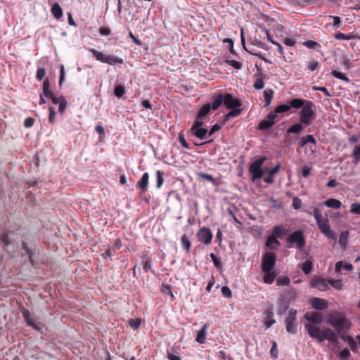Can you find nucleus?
Returning <instances> with one entry per match:
<instances>
[{
	"mask_svg": "<svg viewBox=\"0 0 360 360\" xmlns=\"http://www.w3.org/2000/svg\"><path fill=\"white\" fill-rule=\"evenodd\" d=\"M314 90L322 91L326 96H330V94L326 87L322 86H314Z\"/></svg>",
	"mask_w": 360,
	"mask_h": 360,
	"instance_id": "69168bd1",
	"label": "nucleus"
},
{
	"mask_svg": "<svg viewBox=\"0 0 360 360\" xmlns=\"http://www.w3.org/2000/svg\"><path fill=\"white\" fill-rule=\"evenodd\" d=\"M347 238H348V232L344 231L342 232L339 238V243L341 245L345 246L347 242Z\"/></svg>",
	"mask_w": 360,
	"mask_h": 360,
	"instance_id": "c03bdc74",
	"label": "nucleus"
},
{
	"mask_svg": "<svg viewBox=\"0 0 360 360\" xmlns=\"http://www.w3.org/2000/svg\"><path fill=\"white\" fill-rule=\"evenodd\" d=\"M276 264V255L273 252H265L262 256V270L269 271L274 270Z\"/></svg>",
	"mask_w": 360,
	"mask_h": 360,
	"instance_id": "0eeeda50",
	"label": "nucleus"
},
{
	"mask_svg": "<svg viewBox=\"0 0 360 360\" xmlns=\"http://www.w3.org/2000/svg\"><path fill=\"white\" fill-rule=\"evenodd\" d=\"M211 109V105L210 103H207L202 106V108L200 109L198 112V117H203L206 115H207Z\"/></svg>",
	"mask_w": 360,
	"mask_h": 360,
	"instance_id": "f704fd0d",
	"label": "nucleus"
},
{
	"mask_svg": "<svg viewBox=\"0 0 360 360\" xmlns=\"http://www.w3.org/2000/svg\"><path fill=\"white\" fill-rule=\"evenodd\" d=\"M222 295L227 298H231L232 297L231 290L227 286H223L221 288Z\"/></svg>",
	"mask_w": 360,
	"mask_h": 360,
	"instance_id": "3c124183",
	"label": "nucleus"
},
{
	"mask_svg": "<svg viewBox=\"0 0 360 360\" xmlns=\"http://www.w3.org/2000/svg\"><path fill=\"white\" fill-rule=\"evenodd\" d=\"M290 300H288L287 297H285V295L283 296L282 299L280 302V310L281 312H285L287 309L288 308V306L290 304Z\"/></svg>",
	"mask_w": 360,
	"mask_h": 360,
	"instance_id": "2f4dec72",
	"label": "nucleus"
},
{
	"mask_svg": "<svg viewBox=\"0 0 360 360\" xmlns=\"http://www.w3.org/2000/svg\"><path fill=\"white\" fill-rule=\"evenodd\" d=\"M224 101V96L222 94L218 95L212 103L211 108L213 110H217L222 103Z\"/></svg>",
	"mask_w": 360,
	"mask_h": 360,
	"instance_id": "473e14b6",
	"label": "nucleus"
},
{
	"mask_svg": "<svg viewBox=\"0 0 360 360\" xmlns=\"http://www.w3.org/2000/svg\"><path fill=\"white\" fill-rule=\"evenodd\" d=\"M99 32L101 35L108 36L110 34L111 31L108 27H101L99 29Z\"/></svg>",
	"mask_w": 360,
	"mask_h": 360,
	"instance_id": "e2e57ef3",
	"label": "nucleus"
},
{
	"mask_svg": "<svg viewBox=\"0 0 360 360\" xmlns=\"http://www.w3.org/2000/svg\"><path fill=\"white\" fill-rule=\"evenodd\" d=\"M314 108V103L310 101L309 104L304 106L300 112V122L307 127L311 125L314 120L316 118Z\"/></svg>",
	"mask_w": 360,
	"mask_h": 360,
	"instance_id": "20e7f679",
	"label": "nucleus"
},
{
	"mask_svg": "<svg viewBox=\"0 0 360 360\" xmlns=\"http://www.w3.org/2000/svg\"><path fill=\"white\" fill-rule=\"evenodd\" d=\"M51 13L56 19H60L63 15V11L58 3H55L51 8Z\"/></svg>",
	"mask_w": 360,
	"mask_h": 360,
	"instance_id": "5701e85b",
	"label": "nucleus"
},
{
	"mask_svg": "<svg viewBox=\"0 0 360 360\" xmlns=\"http://www.w3.org/2000/svg\"><path fill=\"white\" fill-rule=\"evenodd\" d=\"M313 214L321 232L330 239H336V235L330 229L328 219L323 217L321 210L316 207L314 208Z\"/></svg>",
	"mask_w": 360,
	"mask_h": 360,
	"instance_id": "7ed1b4c3",
	"label": "nucleus"
},
{
	"mask_svg": "<svg viewBox=\"0 0 360 360\" xmlns=\"http://www.w3.org/2000/svg\"><path fill=\"white\" fill-rule=\"evenodd\" d=\"M342 269L347 271H352L353 269V266L351 264H344L342 262H338L335 264V271H340Z\"/></svg>",
	"mask_w": 360,
	"mask_h": 360,
	"instance_id": "c85d7f7f",
	"label": "nucleus"
},
{
	"mask_svg": "<svg viewBox=\"0 0 360 360\" xmlns=\"http://www.w3.org/2000/svg\"><path fill=\"white\" fill-rule=\"evenodd\" d=\"M181 242L182 247L184 248V250L186 252H189L191 244V242H190L188 238L187 237V236L186 234H184L181 236Z\"/></svg>",
	"mask_w": 360,
	"mask_h": 360,
	"instance_id": "c756f323",
	"label": "nucleus"
},
{
	"mask_svg": "<svg viewBox=\"0 0 360 360\" xmlns=\"http://www.w3.org/2000/svg\"><path fill=\"white\" fill-rule=\"evenodd\" d=\"M290 109V106L289 105V103L288 102V103H286V104H282V105H279L278 106H277L274 109V112L276 115H278V113L287 112Z\"/></svg>",
	"mask_w": 360,
	"mask_h": 360,
	"instance_id": "72a5a7b5",
	"label": "nucleus"
},
{
	"mask_svg": "<svg viewBox=\"0 0 360 360\" xmlns=\"http://www.w3.org/2000/svg\"><path fill=\"white\" fill-rule=\"evenodd\" d=\"M224 96V101L223 104L224 105L231 110L225 115L226 120H229L231 117H235L238 116L241 112L242 110L240 108V107L242 105L241 101L237 98H234L231 94H225V95H223Z\"/></svg>",
	"mask_w": 360,
	"mask_h": 360,
	"instance_id": "f03ea898",
	"label": "nucleus"
},
{
	"mask_svg": "<svg viewBox=\"0 0 360 360\" xmlns=\"http://www.w3.org/2000/svg\"><path fill=\"white\" fill-rule=\"evenodd\" d=\"M263 273H264V277H263L264 282L267 284H271L274 282V281L276 276V274L275 271L272 270V271H263Z\"/></svg>",
	"mask_w": 360,
	"mask_h": 360,
	"instance_id": "aec40b11",
	"label": "nucleus"
},
{
	"mask_svg": "<svg viewBox=\"0 0 360 360\" xmlns=\"http://www.w3.org/2000/svg\"><path fill=\"white\" fill-rule=\"evenodd\" d=\"M202 118V117H198V115L197 116V118H196L193 127H191V129H195L202 127V126L203 124Z\"/></svg>",
	"mask_w": 360,
	"mask_h": 360,
	"instance_id": "603ef678",
	"label": "nucleus"
},
{
	"mask_svg": "<svg viewBox=\"0 0 360 360\" xmlns=\"http://www.w3.org/2000/svg\"><path fill=\"white\" fill-rule=\"evenodd\" d=\"M274 96V91L270 89H266L263 93V98L265 101V107L269 106Z\"/></svg>",
	"mask_w": 360,
	"mask_h": 360,
	"instance_id": "412c9836",
	"label": "nucleus"
},
{
	"mask_svg": "<svg viewBox=\"0 0 360 360\" xmlns=\"http://www.w3.org/2000/svg\"><path fill=\"white\" fill-rule=\"evenodd\" d=\"M210 257L216 267H219L221 266L219 259L214 253L210 254Z\"/></svg>",
	"mask_w": 360,
	"mask_h": 360,
	"instance_id": "052dcab7",
	"label": "nucleus"
},
{
	"mask_svg": "<svg viewBox=\"0 0 360 360\" xmlns=\"http://www.w3.org/2000/svg\"><path fill=\"white\" fill-rule=\"evenodd\" d=\"M253 86L255 89H258V90L263 89L264 86V81H263L262 78H261V77L257 78L255 80Z\"/></svg>",
	"mask_w": 360,
	"mask_h": 360,
	"instance_id": "de8ad7c7",
	"label": "nucleus"
},
{
	"mask_svg": "<svg viewBox=\"0 0 360 360\" xmlns=\"http://www.w3.org/2000/svg\"><path fill=\"white\" fill-rule=\"evenodd\" d=\"M301 206H302V200L299 198L295 197L292 200L293 208L295 210H298L301 207Z\"/></svg>",
	"mask_w": 360,
	"mask_h": 360,
	"instance_id": "864d4df0",
	"label": "nucleus"
},
{
	"mask_svg": "<svg viewBox=\"0 0 360 360\" xmlns=\"http://www.w3.org/2000/svg\"><path fill=\"white\" fill-rule=\"evenodd\" d=\"M332 75L335 77L340 79L341 80L345 81L347 82H348L349 81L348 77L344 73L339 72L338 70H333L332 72Z\"/></svg>",
	"mask_w": 360,
	"mask_h": 360,
	"instance_id": "58836bf2",
	"label": "nucleus"
},
{
	"mask_svg": "<svg viewBox=\"0 0 360 360\" xmlns=\"http://www.w3.org/2000/svg\"><path fill=\"white\" fill-rule=\"evenodd\" d=\"M310 172H311V168L309 167L304 166L302 167V174L304 178H307L309 175Z\"/></svg>",
	"mask_w": 360,
	"mask_h": 360,
	"instance_id": "774afa93",
	"label": "nucleus"
},
{
	"mask_svg": "<svg viewBox=\"0 0 360 360\" xmlns=\"http://www.w3.org/2000/svg\"><path fill=\"white\" fill-rule=\"evenodd\" d=\"M319 62L318 61H316V60H311L310 62H309V64H308V69L310 70V71H314L317 67L319 66Z\"/></svg>",
	"mask_w": 360,
	"mask_h": 360,
	"instance_id": "bf43d9fd",
	"label": "nucleus"
},
{
	"mask_svg": "<svg viewBox=\"0 0 360 360\" xmlns=\"http://www.w3.org/2000/svg\"><path fill=\"white\" fill-rule=\"evenodd\" d=\"M143 268L146 272H148L151 269L150 261L148 259L143 261Z\"/></svg>",
	"mask_w": 360,
	"mask_h": 360,
	"instance_id": "338daca9",
	"label": "nucleus"
},
{
	"mask_svg": "<svg viewBox=\"0 0 360 360\" xmlns=\"http://www.w3.org/2000/svg\"><path fill=\"white\" fill-rule=\"evenodd\" d=\"M329 323L334 327L340 333L341 330L348 328L350 326L349 321L340 314L332 316L328 321Z\"/></svg>",
	"mask_w": 360,
	"mask_h": 360,
	"instance_id": "423d86ee",
	"label": "nucleus"
},
{
	"mask_svg": "<svg viewBox=\"0 0 360 360\" xmlns=\"http://www.w3.org/2000/svg\"><path fill=\"white\" fill-rule=\"evenodd\" d=\"M49 120L50 122L53 123L54 122L55 116H56L55 108L53 107H49Z\"/></svg>",
	"mask_w": 360,
	"mask_h": 360,
	"instance_id": "13d9d810",
	"label": "nucleus"
},
{
	"mask_svg": "<svg viewBox=\"0 0 360 360\" xmlns=\"http://www.w3.org/2000/svg\"><path fill=\"white\" fill-rule=\"evenodd\" d=\"M46 75V70L44 68H40L37 70V78L39 79V80H41L44 76Z\"/></svg>",
	"mask_w": 360,
	"mask_h": 360,
	"instance_id": "6e6d98bb",
	"label": "nucleus"
},
{
	"mask_svg": "<svg viewBox=\"0 0 360 360\" xmlns=\"http://www.w3.org/2000/svg\"><path fill=\"white\" fill-rule=\"evenodd\" d=\"M287 242L291 244H296L299 249L305 245V238L301 230L293 232L288 238Z\"/></svg>",
	"mask_w": 360,
	"mask_h": 360,
	"instance_id": "6e6552de",
	"label": "nucleus"
},
{
	"mask_svg": "<svg viewBox=\"0 0 360 360\" xmlns=\"http://www.w3.org/2000/svg\"><path fill=\"white\" fill-rule=\"evenodd\" d=\"M43 95L49 97L53 93L50 90V83L48 79H45L43 83Z\"/></svg>",
	"mask_w": 360,
	"mask_h": 360,
	"instance_id": "cd10ccee",
	"label": "nucleus"
},
{
	"mask_svg": "<svg viewBox=\"0 0 360 360\" xmlns=\"http://www.w3.org/2000/svg\"><path fill=\"white\" fill-rule=\"evenodd\" d=\"M141 320L140 319L129 320V326L134 329L139 328L141 325Z\"/></svg>",
	"mask_w": 360,
	"mask_h": 360,
	"instance_id": "49530a36",
	"label": "nucleus"
},
{
	"mask_svg": "<svg viewBox=\"0 0 360 360\" xmlns=\"http://www.w3.org/2000/svg\"><path fill=\"white\" fill-rule=\"evenodd\" d=\"M335 38L337 39H345V40H350V39H359L360 37L356 34H348L346 35L345 34H342L341 32L336 33L335 34Z\"/></svg>",
	"mask_w": 360,
	"mask_h": 360,
	"instance_id": "a878e982",
	"label": "nucleus"
},
{
	"mask_svg": "<svg viewBox=\"0 0 360 360\" xmlns=\"http://www.w3.org/2000/svg\"><path fill=\"white\" fill-rule=\"evenodd\" d=\"M198 175L200 178H201L202 179H205V180L212 183L213 184H215V179L210 174H205V173H199Z\"/></svg>",
	"mask_w": 360,
	"mask_h": 360,
	"instance_id": "a18cd8bd",
	"label": "nucleus"
},
{
	"mask_svg": "<svg viewBox=\"0 0 360 360\" xmlns=\"http://www.w3.org/2000/svg\"><path fill=\"white\" fill-rule=\"evenodd\" d=\"M281 245L280 242L277 240L275 236H269L266 241V246L269 248L276 250Z\"/></svg>",
	"mask_w": 360,
	"mask_h": 360,
	"instance_id": "6ab92c4d",
	"label": "nucleus"
},
{
	"mask_svg": "<svg viewBox=\"0 0 360 360\" xmlns=\"http://www.w3.org/2000/svg\"><path fill=\"white\" fill-rule=\"evenodd\" d=\"M324 205L328 207L339 209L342 203L340 200L335 198H330L324 202Z\"/></svg>",
	"mask_w": 360,
	"mask_h": 360,
	"instance_id": "4be33fe9",
	"label": "nucleus"
},
{
	"mask_svg": "<svg viewBox=\"0 0 360 360\" xmlns=\"http://www.w3.org/2000/svg\"><path fill=\"white\" fill-rule=\"evenodd\" d=\"M297 311L294 309H291L285 319L286 330L288 333L295 334L297 332V326L295 323L296 321Z\"/></svg>",
	"mask_w": 360,
	"mask_h": 360,
	"instance_id": "1a4fd4ad",
	"label": "nucleus"
},
{
	"mask_svg": "<svg viewBox=\"0 0 360 360\" xmlns=\"http://www.w3.org/2000/svg\"><path fill=\"white\" fill-rule=\"evenodd\" d=\"M305 328L307 330L309 335L316 339L319 342H322L327 340L333 345H336L338 343V338L335 332L330 328L321 329L316 325L307 323Z\"/></svg>",
	"mask_w": 360,
	"mask_h": 360,
	"instance_id": "f257e3e1",
	"label": "nucleus"
},
{
	"mask_svg": "<svg viewBox=\"0 0 360 360\" xmlns=\"http://www.w3.org/2000/svg\"><path fill=\"white\" fill-rule=\"evenodd\" d=\"M313 285L321 291H325L330 287V280L317 278L313 281Z\"/></svg>",
	"mask_w": 360,
	"mask_h": 360,
	"instance_id": "f8f14e48",
	"label": "nucleus"
},
{
	"mask_svg": "<svg viewBox=\"0 0 360 360\" xmlns=\"http://www.w3.org/2000/svg\"><path fill=\"white\" fill-rule=\"evenodd\" d=\"M250 172L252 174V179L253 181L262 178L264 174L262 167L255 162L250 165Z\"/></svg>",
	"mask_w": 360,
	"mask_h": 360,
	"instance_id": "ddd939ff",
	"label": "nucleus"
},
{
	"mask_svg": "<svg viewBox=\"0 0 360 360\" xmlns=\"http://www.w3.org/2000/svg\"><path fill=\"white\" fill-rule=\"evenodd\" d=\"M290 283V280L288 276H281L276 280V284L278 285H288Z\"/></svg>",
	"mask_w": 360,
	"mask_h": 360,
	"instance_id": "4c0bfd02",
	"label": "nucleus"
},
{
	"mask_svg": "<svg viewBox=\"0 0 360 360\" xmlns=\"http://www.w3.org/2000/svg\"><path fill=\"white\" fill-rule=\"evenodd\" d=\"M58 105L59 112L60 113H63L67 106V101L65 100V98L62 99V101H60V103Z\"/></svg>",
	"mask_w": 360,
	"mask_h": 360,
	"instance_id": "0e129e2a",
	"label": "nucleus"
},
{
	"mask_svg": "<svg viewBox=\"0 0 360 360\" xmlns=\"http://www.w3.org/2000/svg\"><path fill=\"white\" fill-rule=\"evenodd\" d=\"M330 286L337 290H340L342 288V283L341 280H330Z\"/></svg>",
	"mask_w": 360,
	"mask_h": 360,
	"instance_id": "37998d69",
	"label": "nucleus"
},
{
	"mask_svg": "<svg viewBox=\"0 0 360 360\" xmlns=\"http://www.w3.org/2000/svg\"><path fill=\"white\" fill-rule=\"evenodd\" d=\"M284 295H285V297H287L288 300H289L290 301L291 300H293L295 298L296 291H295V290L292 289V290H289L288 292H287L286 293H285Z\"/></svg>",
	"mask_w": 360,
	"mask_h": 360,
	"instance_id": "4d7b16f0",
	"label": "nucleus"
},
{
	"mask_svg": "<svg viewBox=\"0 0 360 360\" xmlns=\"http://www.w3.org/2000/svg\"><path fill=\"white\" fill-rule=\"evenodd\" d=\"M308 143H312L314 144L316 143V139L312 135H307L306 136L302 137L300 141V146L301 147H304Z\"/></svg>",
	"mask_w": 360,
	"mask_h": 360,
	"instance_id": "7c9ffc66",
	"label": "nucleus"
},
{
	"mask_svg": "<svg viewBox=\"0 0 360 360\" xmlns=\"http://www.w3.org/2000/svg\"><path fill=\"white\" fill-rule=\"evenodd\" d=\"M350 356V352L347 348L343 349L340 353V357L343 359H347Z\"/></svg>",
	"mask_w": 360,
	"mask_h": 360,
	"instance_id": "5fc2aeb1",
	"label": "nucleus"
},
{
	"mask_svg": "<svg viewBox=\"0 0 360 360\" xmlns=\"http://www.w3.org/2000/svg\"><path fill=\"white\" fill-rule=\"evenodd\" d=\"M277 116L274 111L271 112L264 120L259 122L258 129L266 130L271 127L276 123Z\"/></svg>",
	"mask_w": 360,
	"mask_h": 360,
	"instance_id": "9d476101",
	"label": "nucleus"
},
{
	"mask_svg": "<svg viewBox=\"0 0 360 360\" xmlns=\"http://www.w3.org/2000/svg\"><path fill=\"white\" fill-rule=\"evenodd\" d=\"M278 354L277 344L275 341H273L272 346L270 349V355L273 359H276L278 358Z\"/></svg>",
	"mask_w": 360,
	"mask_h": 360,
	"instance_id": "ea45409f",
	"label": "nucleus"
},
{
	"mask_svg": "<svg viewBox=\"0 0 360 360\" xmlns=\"http://www.w3.org/2000/svg\"><path fill=\"white\" fill-rule=\"evenodd\" d=\"M302 269L305 274H309L312 269V262L307 260L302 264Z\"/></svg>",
	"mask_w": 360,
	"mask_h": 360,
	"instance_id": "e433bc0d",
	"label": "nucleus"
},
{
	"mask_svg": "<svg viewBox=\"0 0 360 360\" xmlns=\"http://www.w3.org/2000/svg\"><path fill=\"white\" fill-rule=\"evenodd\" d=\"M191 131L192 132L193 134H194L196 137L200 139H204L206 138V135L207 134V130L206 129H204V128H198V129H191Z\"/></svg>",
	"mask_w": 360,
	"mask_h": 360,
	"instance_id": "b1692460",
	"label": "nucleus"
},
{
	"mask_svg": "<svg viewBox=\"0 0 360 360\" xmlns=\"http://www.w3.org/2000/svg\"><path fill=\"white\" fill-rule=\"evenodd\" d=\"M209 327V324L208 323H205L202 328L198 332V334H197V337H196V339L195 340L200 343V344H202L205 342V337H206V331H207V329Z\"/></svg>",
	"mask_w": 360,
	"mask_h": 360,
	"instance_id": "a211bd4d",
	"label": "nucleus"
},
{
	"mask_svg": "<svg viewBox=\"0 0 360 360\" xmlns=\"http://www.w3.org/2000/svg\"><path fill=\"white\" fill-rule=\"evenodd\" d=\"M89 51L93 54L97 60L101 63H107L110 65H114L117 63L122 64L123 63V60L122 58H117L113 55L105 54L94 49H89Z\"/></svg>",
	"mask_w": 360,
	"mask_h": 360,
	"instance_id": "39448f33",
	"label": "nucleus"
},
{
	"mask_svg": "<svg viewBox=\"0 0 360 360\" xmlns=\"http://www.w3.org/2000/svg\"><path fill=\"white\" fill-rule=\"evenodd\" d=\"M197 238L199 241L205 243V245H209L213 238V235L210 229L203 227L200 229L197 233Z\"/></svg>",
	"mask_w": 360,
	"mask_h": 360,
	"instance_id": "9b49d317",
	"label": "nucleus"
},
{
	"mask_svg": "<svg viewBox=\"0 0 360 360\" xmlns=\"http://www.w3.org/2000/svg\"><path fill=\"white\" fill-rule=\"evenodd\" d=\"M310 304L312 305V307L319 310L324 309L327 307L328 303L327 301L318 298V297H314L310 300Z\"/></svg>",
	"mask_w": 360,
	"mask_h": 360,
	"instance_id": "4468645a",
	"label": "nucleus"
},
{
	"mask_svg": "<svg viewBox=\"0 0 360 360\" xmlns=\"http://www.w3.org/2000/svg\"><path fill=\"white\" fill-rule=\"evenodd\" d=\"M303 124L302 123H297L293 125H292L290 127H289L287 130V132L288 134H299L300 133L304 127L302 126Z\"/></svg>",
	"mask_w": 360,
	"mask_h": 360,
	"instance_id": "393cba45",
	"label": "nucleus"
},
{
	"mask_svg": "<svg viewBox=\"0 0 360 360\" xmlns=\"http://www.w3.org/2000/svg\"><path fill=\"white\" fill-rule=\"evenodd\" d=\"M285 233V230L282 226H276L273 229L271 236L276 238H281Z\"/></svg>",
	"mask_w": 360,
	"mask_h": 360,
	"instance_id": "bb28decb",
	"label": "nucleus"
},
{
	"mask_svg": "<svg viewBox=\"0 0 360 360\" xmlns=\"http://www.w3.org/2000/svg\"><path fill=\"white\" fill-rule=\"evenodd\" d=\"M310 101L309 100H304L301 98H293L291 101H289V105L291 108H293L295 109H300L304 108L306 105L309 104V102Z\"/></svg>",
	"mask_w": 360,
	"mask_h": 360,
	"instance_id": "dca6fc26",
	"label": "nucleus"
},
{
	"mask_svg": "<svg viewBox=\"0 0 360 360\" xmlns=\"http://www.w3.org/2000/svg\"><path fill=\"white\" fill-rule=\"evenodd\" d=\"M226 63L232 66L233 68H234L235 69L240 70L241 68V64L236 60H226Z\"/></svg>",
	"mask_w": 360,
	"mask_h": 360,
	"instance_id": "8fccbe9b",
	"label": "nucleus"
},
{
	"mask_svg": "<svg viewBox=\"0 0 360 360\" xmlns=\"http://www.w3.org/2000/svg\"><path fill=\"white\" fill-rule=\"evenodd\" d=\"M124 92H125L124 87L122 86V85H117L115 87L114 93L117 97H118V98L122 97L123 96V94H124Z\"/></svg>",
	"mask_w": 360,
	"mask_h": 360,
	"instance_id": "79ce46f5",
	"label": "nucleus"
},
{
	"mask_svg": "<svg viewBox=\"0 0 360 360\" xmlns=\"http://www.w3.org/2000/svg\"><path fill=\"white\" fill-rule=\"evenodd\" d=\"M305 319L314 323H320L322 321V316L316 311H308L304 315Z\"/></svg>",
	"mask_w": 360,
	"mask_h": 360,
	"instance_id": "2eb2a0df",
	"label": "nucleus"
},
{
	"mask_svg": "<svg viewBox=\"0 0 360 360\" xmlns=\"http://www.w3.org/2000/svg\"><path fill=\"white\" fill-rule=\"evenodd\" d=\"M352 156L355 162L360 161V145H356L352 152Z\"/></svg>",
	"mask_w": 360,
	"mask_h": 360,
	"instance_id": "a19ab883",
	"label": "nucleus"
},
{
	"mask_svg": "<svg viewBox=\"0 0 360 360\" xmlns=\"http://www.w3.org/2000/svg\"><path fill=\"white\" fill-rule=\"evenodd\" d=\"M148 181H149V174H148V173L146 172L142 175L141 179L137 183V186L143 193L147 191Z\"/></svg>",
	"mask_w": 360,
	"mask_h": 360,
	"instance_id": "f3484780",
	"label": "nucleus"
},
{
	"mask_svg": "<svg viewBox=\"0 0 360 360\" xmlns=\"http://www.w3.org/2000/svg\"><path fill=\"white\" fill-rule=\"evenodd\" d=\"M163 172L158 170L156 172V188H160L164 183Z\"/></svg>",
	"mask_w": 360,
	"mask_h": 360,
	"instance_id": "c9c22d12",
	"label": "nucleus"
},
{
	"mask_svg": "<svg viewBox=\"0 0 360 360\" xmlns=\"http://www.w3.org/2000/svg\"><path fill=\"white\" fill-rule=\"evenodd\" d=\"M49 98H50L52 102L55 104H59L60 101H62V99L65 98L63 96L56 97L53 94H51Z\"/></svg>",
	"mask_w": 360,
	"mask_h": 360,
	"instance_id": "680f3d73",
	"label": "nucleus"
},
{
	"mask_svg": "<svg viewBox=\"0 0 360 360\" xmlns=\"http://www.w3.org/2000/svg\"><path fill=\"white\" fill-rule=\"evenodd\" d=\"M351 212L360 215V203L354 202L351 205Z\"/></svg>",
	"mask_w": 360,
	"mask_h": 360,
	"instance_id": "09e8293b",
	"label": "nucleus"
}]
</instances>
